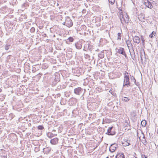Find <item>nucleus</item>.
<instances>
[{
	"label": "nucleus",
	"instance_id": "44",
	"mask_svg": "<svg viewBox=\"0 0 158 158\" xmlns=\"http://www.w3.org/2000/svg\"><path fill=\"white\" fill-rule=\"evenodd\" d=\"M157 132L158 134V130H157Z\"/></svg>",
	"mask_w": 158,
	"mask_h": 158
},
{
	"label": "nucleus",
	"instance_id": "10",
	"mask_svg": "<svg viewBox=\"0 0 158 158\" xmlns=\"http://www.w3.org/2000/svg\"><path fill=\"white\" fill-rule=\"evenodd\" d=\"M75 45L76 48L77 49H80L82 48V43L80 42L76 43Z\"/></svg>",
	"mask_w": 158,
	"mask_h": 158
},
{
	"label": "nucleus",
	"instance_id": "13",
	"mask_svg": "<svg viewBox=\"0 0 158 158\" xmlns=\"http://www.w3.org/2000/svg\"><path fill=\"white\" fill-rule=\"evenodd\" d=\"M124 155L123 153H119L116 156V158H124Z\"/></svg>",
	"mask_w": 158,
	"mask_h": 158
},
{
	"label": "nucleus",
	"instance_id": "11",
	"mask_svg": "<svg viewBox=\"0 0 158 158\" xmlns=\"http://www.w3.org/2000/svg\"><path fill=\"white\" fill-rule=\"evenodd\" d=\"M140 53L141 60L142 61L144 59H146L145 52L144 51H143L142 52H141Z\"/></svg>",
	"mask_w": 158,
	"mask_h": 158
},
{
	"label": "nucleus",
	"instance_id": "4",
	"mask_svg": "<svg viewBox=\"0 0 158 158\" xmlns=\"http://www.w3.org/2000/svg\"><path fill=\"white\" fill-rule=\"evenodd\" d=\"M117 52L119 54H122L124 55L126 58L127 57V55L125 51L124 48H119L117 50Z\"/></svg>",
	"mask_w": 158,
	"mask_h": 158
},
{
	"label": "nucleus",
	"instance_id": "6",
	"mask_svg": "<svg viewBox=\"0 0 158 158\" xmlns=\"http://www.w3.org/2000/svg\"><path fill=\"white\" fill-rule=\"evenodd\" d=\"M113 127L112 126L109 127L107 130V132L106 134L109 135H114L115 133V131L113 130Z\"/></svg>",
	"mask_w": 158,
	"mask_h": 158
},
{
	"label": "nucleus",
	"instance_id": "28",
	"mask_svg": "<svg viewBox=\"0 0 158 158\" xmlns=\"http://www.w3.org/2000/svg\"><path fill=\"white\" fill-rule=\"evenodd\" d=\"M121 39V33H118V38L117 40H120Z\"/></svg>",
	"mask_w": 158,
	"mask_h": 158
},
{
	"label": "nucleus",
	"instance_id": "41",
	"mask_svg": "<svg viewBox=\"0 0 158 158\" xmlns=\"http://www.w3.org/2000/svg\"><path fill=\"white\" fill-rule=\"evenodd\" d=\"M143 141L144 142H146V139H144Z\"/></svg>",
	"mask_w": 158,
	"mask_h": 158
},
{
	"label": "nucleus",
	"instance_id": "35",
	"mask_svg": "<svg viewBox=\"0 0 158 158\" xmlns=\"http://www.w3.org/2000/svg\"><path fill=\"white\" fill-rule=\"evenodd\" d=\"M143 139H145V136H144V134H143Z\"/></svg>",
	"mask_w": 158,
	"mask_h": 158
},
{
	"label": "nucleus",
	"instance_id": "18",
	"mask_svg": "<svg viewBox=\"0 0 158 158\" xmlns=\"http://www.w3.org/2000/svg\"><path fill=\"white\" fill-rule=\"evenodd\" d=\"M47 136L49 138H52L54 136V134L50 132H48L47 134Z\"/></svg>",
	"mask_w": 158,
	"mask_h": 158
},
{
	"label": "nucleus",
	"instance_id": "9",
	"mask_svg": "<svg viewBox=\"0 0 158 158\" xmlns=\"http://www.w3.org/2000/svg\"><path fill=\"white\" fill-rule=\"evenodd\" d=\"M58 139L57 138H55L50 140V143L52 144H56L58 142Z\"/></svg>",
	"mask_w": 158,
	"mask_h": 158
},
{
	"label": "nucleus",
	"instance_id": "12",
	"mask_svg": "<svg viewBox=\"0 0 158 158\" xmlns=\"http://www.w3.org/2000/svg\"><path fill=\"white\" fill-rule=\"evenodd\" d=\"M121 20L122 24H123V22L126 23H128L129 22V19L128 18H126V19H125L124 16L123 17L122 19H121Z\"/></svg>",
	"mask_w": 158,
	"mask_h": 158
},
{
	"label": "nucleus",
	"instance_id": "29",
	"mask_svg": "<svg viewBox=\"0 0 158 158\" xmlns=\"http://www.w3.org/2000/svg\"><path fill=\"white\" fill-rule=\"evenodd\" d=\"M141 40H142V42L143 43V44L145 40H144V39L143 37V36H141Z\"/></svg>",
	"mask_w": 158,
	"mask_h": 158
},
{
	"label": "nucleus",
	"instance_id": "39",
	"mask_svg": "<svg viewBox=\"0 0 158 158\" xmlns=\"http://www.w3.org/2000/svg\"><path fill=\"white\" fill-rule=\"evenodd\" d=\"M63 24L66 25V23H64V22L63 23Z\"/></svg>",
	"mask_w": 158,
	"mask_h": 158
},
{
	"label": "nucleus",
	"instance_id": "31",
	"mask_svg": "<svg viewBox=\"0 0 158 158\" xmlns=\"http://www.w3.org/2000/svg\"><path fill=\"white\" fill-rule=\"evenodd\" d=\"M57 88L58 89H62L63 88H63V87H62V88L61 87V85H60V86H58L57 87Z\"/></svg>",
	"mask_w": 158,
	"mask_h": 158
},
{
	"label": "nucleus",
	"instance_id": "45",
	"mask_svg": "<svg viewBox=\"0 0 158 158\" xmlns=\"http://www.w3.org/2000/svg\"><path fill=\"white\" fill-rule=\"evenodd\" d=\"M106 158H109L108 157H106Z\"/></svg>",
	"mask_w": 158,
	"mask_h": 158
},
{
	"label": "nucleus",
	"instance_id": "42",
	"mask_svg": "<svg viewBox=\"0 0 158 158\" xmlns=\"http://www.w3.org/2000/svg\"><path fill=\"white\" fill-rule=\"evenodd\" d=\"M133 78H134V79L135 80V81L136 80L135 79V78H134V77Z\"/></svg>",
	"mask_w": 158,
	"mask_h": 158
},
{
	"label": "nucleus",
	"instance_id": "34",
	"mask_svg": "<svg viewBox=\"0 0 158 158\" xmlns=\"http://www.w3.org/2000/svg\"><path fill=\"white\" fill-rule=\"evenodd\" d=\"M83 50L84 51H86V49H85V47H84V48L83 49Z\"/></svg>",
	"mask_w": 158,
	"mask_h": 158
},
{
	"label": "nucleus",
	"instance_id": "25",
	"mask_svg": "<svg viewBox=\"0 0 158 158\" xmlns=\"http://www.w3.org/2000/svg\"><path fill=\"white\" fill-rule=\"evenodd\" d=\"M88 45V48H87L89 50H91V49H92V48H91V45H89V44H87V45H86V46L87 47V46Z\"/></svg>",
	"mask_w": 158,
	"mask_h": 158
},
{
	"label": "nucleus",
	"instance_id": "22",
	"mask_svg": "<svg viewBox=\"0 0 158 158\" xmlns=\"http://www.w3.org/2000/svg\"><path fill=\"white\" fill-rule=\"evenodd\" d=\"M156 35V32L154 31H153L151 34L149 35V37L151 38L153 37V35L155 36Z\"/></svg>",
	"mask_w": 158,
	"mask_h": 158
},
{
	"label": "nucleus",
	"instance_id": "2",
	"mask_svg": "<svg viewBox=\"0 0 158 158\" xmlns=\"http://www.w3.org/2000/svg\"><path fill=\"white\" fill-rule=\"evenodd\" d=\"M64 23H66V26L69 27H71L73 25V23L72 20L69 17H66L65 21Z\"/></svg>",
	"mask_w": 158,
	"mask_h": 158
},
{
	"label": "nucleus",
	"instance_id": "5",
	"mask_svg": "<svg viewBox=\"0 0 158 158\" xmlns=\"http://www.w3.org/2000/svg\"><path fill=\"white\" fill-rule=\"evenodd\" d=\"M83 89L80 87H77L74 89V93L77 95H80L82 94Z\"/></svg>",
	"mask_w": 158,
	"mask_h": 158
},
{
	"label": "nucleus",
	"instance_id": "1",
	"mask_svg": "<svg viewBox=\"0 0 158 158\" xmlns=\"http://www.w3.org/2000/svg\"><path fill=\"white\" fill-rule=\"evenodd\" d=\"M124 75V76L123 86H125V85H130L129 77L128 75V73L126 72Z\"/></svg>",
	"mask_w": 158,
	"mask_h": 158
},
{
	"label": "nucleus",
	"instance_id": "21",
	"mask_svg": "<svg viewBox=\"0 0 158 158\" xmlns=\"http://www.w3.org/2000/svg\"><path fill=\"white\" fill-rule=\"evenodd\" d=\"M130 100V99H128V98L126 97H124L122 99V100L123 101H124L125 102H127L128 101H129Z\"/></svg>",
	"mask_w": 158,
	"mask_h": 158
},
{
	"label": "nucleus",
	"instance_id": "33",
	"mask_svg": "<svg viewBox=\"0 0 158 158\" xmlns=\"http://www.w3.org/2000/svg\"><path fill=\"white\" fill-rule=\"evenodd\" d=\"M1 158H7V156H2Z\"/></svg>",
	"mask_w": 158,
	"mask_h": 158
},
{
	"label": "nucleus",
	"instance_id": "3",
	"mask_svg": "<svg viewBox=\"0 0 158 158\" xmlns=\"http://www.w3.org/2000/svg\"><path fill=\"white\" fill-rule=\"evenodd\" d=\"M127 47L128 48H129L130 47L132 46V45L131 43V41L130 40H128L127 41ZM129 50V52H130L131 56V58H132V59L133 60H134V59L135 58V52H134V50H133V54L131 53L130 52V51Z\"/></svg>",
	"mask_w": 158,
	"mask_h": 158
},
{
	"label": "nucleus",
	"instance_id": "47",
	"mask_svg": "<svg viewBox=\"0 0 158 158\" xmlns=\"http://www.w3.org/2000/svg\"><path fill=\"white\" fill-rule=\"evenodd\" d=\"M84 10H83V11H84V12H85V11H84Z\"/></svg>",
	"mask_w": 158,
	"mask_h": 158
},
{
	"label": "nucleus",
	"instance_id": "27",
	"mask_svg": "<svg viewBox=\"0 0 158 158\" xmlns=\"http://www.w3.org/2000/svg\"><path fill=\"white\" fill-rule=\"evenodd\" d=\"M85 55V57L86 59H88L90 57V56L87 54H84Z\"/></svg>",
	"mask_w": 158,
	"mask_h": 158
},
{
	"label": "nucleus",
	"instance_id": "14",
	"mask_svg": "<svg viewBox=\"0 0 158 158\" xmlns=\"http://www.w3.org/2000/svg\"><path fill=\"white\" fill-rule=\"evenodd\" d=\"M113 146H114V145L111 144L110 145V147L109 150L111 152H114L116 149V147H114Z\"/></svg>",
	"mask_w": 158,
	"mask_h": 158
},
{
	"label": "nucleus",
	"instance_id": "7",
	"mask_svg": "<svg viewBox=\"0 0 158 158\" xmlns=\"http://www.w3.org/2000/svg\"><path fill=\"white\" fill-rule=\"evenodd\" d=\"M144 4L146 6L150 9H152L153 8L152 5L148 0H146L144 1Z\"/></svg>",
	"mask_w": 158,
	"mask_h": 158
},
{
	"label": "nucleus",
	"instance_id": "20",
	"mask_svg": "<svg viewBox=\"0 0 158 158\" xmlns=\"http://www.w3.org/2000/svg\"><path fill=\"white\" fill-rule=\"evenodd\" d=\"M73 40L74 39L73 38V37H70L67 39V41H66V43H68V40H69V41L70 42H72L73 41Z\"/></svg>",
	"mask_w": 158,
	"mask_h": 158
},
{
	"label": "nucleus",
	"instance_id": "46",
	"mask_svg": "<svg viewBox=\"0 0 158 158\" xmlns=\"http://www.w3.org/2000/svg\"><path fill=\"white\" fill-rule=\"evenodd\" d=\"M84 10H83V11H84V12H85V11H84Z\"/></svg>",
	"mask_w": 158,
	"mask_h": 158
},
{
	"label": "nucleus",
	"instance_id": "32",
	"mask_svg": "<svg viewBox=\"0 0 158 158\" xmlns=\"http://www.w3.org/2000/svg\"><path fill=\"white\" fill-rule=\"evenodd\" d=\"M113 145H114V147H116V148L118 146V145L117 144H112Z\"/></svg>",
	"mask_w": 158,
	"mask_h": 158
},
{
	"label": "nucleus",
	"instance_id": "8",
	"mask_svg": "<svg viewBox=\"0 0 158 158\" xmlns=\"http://www.w3.org/2000/svg\"><path fill=\"white\" fill-rule=\"evenodd\" d=\"M134 42L136 43L139 44L140 42V40L139 38L136 35L135 36L133 39Z\"/></svg>",
	"mask_w": 158,
	"mask_h": 158
},
{
	"label": "nucleus",
	"instance_id": "37",
	"mask_svg": "<svg viewBox=\"0 0 158 158\" xmlns=\"http://www.w3.org/2000/svg\"><path fill=\"white\" fill-rule=\"evenodd\" d=\"M38 75H40V76H41V75H42V73H39L38 74Z\"/></svg>",
	"mask_w": 158,
	"mask_h": 158
},
{
	"label": "nucleus",
	"instance_id": "19",
	"mask_svg": "<svg viewBox=\"0 0 158 158\" xmlns=\"http://www.w3.org/2000/svg\"><path fill=\"white\" fill-rule=\"evenodd\" d=\"M147 124V122L145 120H142L141 123V125L143 127H145Z\"/></svg>",
	"mask_w": 158,
	"mask_h": 158
},
{
	"label": "nucleus",
	"instance_id": "26",
	"mask_svg": "<svg viewBox=\"0 0 158 158\" xmlns=\"http://www.w3.org/2000/svg\"><path fill=\"white\" fill-rule=\"evenodd\" d=\"M30 32L31 33H33L35 31V28L34 27H32L31 28L30 30Z\"/></svg>",
	"mask_w": 158,
	"mask_h": 158
},
{
	"label": "nucleus",
	"instance_id": "36",
	"mask_svg": "<svg viewBox=\"0 0 158 158\" xmlns=\"http://www.w3.org/2000/svg\"><path fill=\"white\" fill-rule=\"evenodd\" d=\"M32 72L33 73H35V70H32Z\"/></svg>",
	"mask_w": 158,
	"mask_h": 158
},
{
	"label": "nucleus",
	"instance_id": "30",
	"mask_svg": "<svg viewBox=\"0 0 158 158\" xmlns=\"http://www.w3.org/2000/svg\"><path fill=\"white\" fill-rule=\"evenodd\" d=\"M10 46V45L6 46L5 47V49L6 50H8V49L9 48Z\"/></svg>",
	"mask_w": 158,
	"mask_h": 158
},
{
	"label": "nucleus",
	"instance_id": "43",
	"mask_svg": "<svg viewBox=\"0 0 158 158\" xmlns=\"http://www.w3.org/2000/svg\"><path fill=\"white\" fill-rule=\"evenodd\" d=\"M145 158H147V157L146 156H144Z\"/></svg>",
	"mask_w": 158,
	"mask_h": 158
},
{
	"label": "nucleus",
	"instance_id": "24",
	"mask_svg": "<svg viewBox=\"0 0 158 158\" xmlns=\"http://www.w3.org/2000/svg\"><path fill=\"white\" fill-rule=\"evenodd\" d=\"M109 3H110L111 4H113L115 2V0H108Z\"/></svg>",
	"mask_w": 158,
	"mask_h": 158
},
{
	"label": "nucleus",
	"instance_id": "15",
	"mask_svg": "<svg viewBox=\"0 0 158 158\" xmlns=\"http://www.w3.org/2000/svg\"><path fill=\"white\" fill-rule=\"evenodd\" d=\"M138 18L139 20L142 22L144 20V16L142 15H138Z\"/></svg>",
	"mask_w": 158,
	"mask_h": 158
},
{
	"label": "nucleus",
	"instance_id": "38",
	"mask_svg": "<svg viewBox=\"0 0 158 158\" xmlns=\"http://www.w3.org/2000/svg\"><path fill=\"white\" fill-rule=\"evenodd\" d=\"M56 131V130H53L52 131V132H54V131Z\"/></svg>",
	"mask_w": 158,
	"mask_h": 158
},
{
	"label": "nucleus",
	"instance_id": "16",
	"mask_svg": "<svg viewBox=\"0 0 158 158\" xmlns=\"http://www.w3.org/2000/svg\"><path fill=\"white\" fill-rule=\"evenodd\" d=\"M103 51L104 50L101 52L100 53H99L98 55V57L100 58H102L104 56V53L103 52Z\"/></svg>",
	"mask_w": 158,
	"mask_h": 158
},
{
	"label": "nucleus",
	"instance_id": "17",
	"mask_svg": "<svg viewBox=\"0 0 158 158\" xmlns=\"http://www.w3.org/2000/svg\"><path fill=\"white\" fill-rule=\"evenodd\" d=\"M122 143L123 145V146H128L130 145V143L128 142V140L127 141L124 140V142H123Z\"/></svg>",
	"mask_w": 158,
	"mask_h": 158
},
{
	"label": "nucleus",
	"instance_id": "40",
	"mask_svg": "<svg viewBox=\"0 0 158 158\" xmlns=\"http://www.w3.org/2000/svg\"><path fill=\"white\" fill-rule=\"evenodd\" d=\"M2 89L0 88V92H1Z\"/></svg>",
	"mask_w": 158,
	"mask_h": 158
},
{
	"label": "nucleus",
	"instance_id": "23",
	"mask_svg": "<svg viewBox=\"0 0 158 158\" xmlns=\"http://www.w3.org/2000/svg\"><path fill=\"white\" fill-rule=\"evenodd\" d=\"M39 130H42L44 129V127L42 125H39L37 127Z\"/></svg>",
	"mask_w": 158,
	"mask_h": 158
}]
</instances>
